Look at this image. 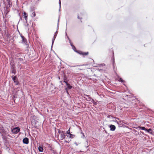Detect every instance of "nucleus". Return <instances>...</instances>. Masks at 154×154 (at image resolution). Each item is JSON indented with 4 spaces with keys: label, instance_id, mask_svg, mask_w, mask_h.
Here are the masks:
<instances>
[{
    "label": "nucleus",
    "instance_id": "ddd939ff",
    "mask_svg": "<svg viewBox=\"0 0 154 154\" xmlns=\"http://www.w3.org/2000/svg\"><path fill=\"white\" fill-rule=\"evenodd\" d=\"M38 149L39 151L40 152H42L43 151V149L42 146H39Z\"/></svg>",
    "mask_w": 154,
    "mask_h": 154
},
{
    "label": "nucleus",
    "instance_id": "393cba45",
    "mask_svg": "<svg viewBox=\"0 0 154 154\" xmlns=\"http://www.w3.org/2000/svg\"><path fill=\"white\" fill-rule=\"evenodd\" d=\"M70 128L67 131L66 133L67 134H70Z\"/></svg>",
    "mask_w": 154,
    "mask_h": 154
},
{
    "label": "nucleus",
    "instance_id": "bb28decb",
    "mask_svg": "<svg viewBox=\"0 0 154 154\" xmlns=\"http://www.w3.org/2000/svg\"><path fill=\"white\" fill-rule=\"evenodd\" d=\"M107 117L108 118H112V116H111V115H108L107 116Z\"/></svg>",
    "mask_w": 154,
    "mask_h": 154
},
{
    "label": "nucleus",
    "instance_id": "c9c22d12",
    "mask_svg": "<svg viewBox=\"0 0 154 154\" xmlns=\"http://www.w3.org/2000/svg\"><path fill=\"white\" fill-rule=\"evenodd\" d=\"M85 69H85H84V68H82V69H80V70H83V69Z\"/></svg>",
    "mask_w": 154,
    "mask_h": 154
},
{
    "label": "nucleus",
    "instance_id": "20e7f679",
    "mask_svg": "<svg viewBox=\"0 0 154 154\" xmlns=\"http://www.w3.org/2000/svg\"><path fill=\"white\" fill-rule=\"evenodd\" d=\"M0 132L2 134V136L4 135H7L8 134L6 131L3 129H1Z\"/></svg>",
    "mask_w": 154,
    "mask_h": 154
},
{
    "label": "nucleus",
    "instance_id": "dca6fc26",
    "mask_svg": "<svg viewBox=\"0 0 154 154\" xmlns=\"http://www.w3.org/2000/svg\"><path fill=\"white\" fill-rule=\"evenodd\" d=\"M11 72L12 73H14V74H15L16 73V71L15 69L13 67L12 70Z\"/></svg>",
    "mask_w": 154,
    "mask_h": 154
},
{
    "label": "nucleus",
    "instance_id": "37998d69",
    "mask_svg": "<svg viewBox=\"0 0 154 154\" xmlns=\"http://www.w3.org/2000/svg\"><path fill=\"white\" fill-rule=\"evenodd\" d=\"M88 147V146H87L86 147H87V148Z\"/></svg>",
    "mask_w": 154,
    "mask_h": 154
},
{
    "label": "nucleus",
    "instance_id": "4c0bfd02",
    "mask_svg": "<svg viewBox=\"0 0 154 154\" xmlns=\"http://www.w3.org/2000/svg\"><path fill=\"white\" fill-rule=\"evenodd\" d=\"M138 134H139V132H138Z\"/></svg>",
    "mask_w": 154,
    "mask_h": 154
},
{
    "label": "nucleus",
    "instance_id": "6e6552de",
    "mask_svg": "<svg viewBox=\"0 0 154 154\" xmlns=\"http://www.w3.org/2000/svg\"><path fill=\"white\" fill-rule=\"evenodd\" d=\"M110 130L112 131H114L115 130L116 127L114 125H111L109 126Z\"/></svg>",
    "mask_w": 154,
    "mask_h": 154
},
{
    "label": "nucleus",
    "instance_id": "4be33fe9",
    "mask_svg": "<svg viewBox=\"0 0 154 154\" xmlns=\"http://www.w3.org/2000/svg\"><path fill=\"white\" fill-rule=\"evenodd\" d=\"M84 97H86L87 98V99L88 100H89V97H91L89 95H86V94H84Z\"/></svg>",
    "mask_w": 154,
    "mask_h": 154
},
{
    "label": "nucleus",
    "instance_id": "423d86ee",
    "mask_svg": "<svg viewBox=\"0 0 154 154\" xmlns=\"http://www.w3.org/2000/svg\"><path fill=\"white\" fill-rule=\"evenodd\" d=\"M23 142L24 143L28 144L29 143V139L27 137H25L23 139Z\"/></svg>",
    "mask_w": 154,
    "mask_h": 154
},
{
    "label": "nucleus",
    "instance_id": "b1692460",
    "mask_svg": "<svg viewBox=\"0 0 154 154\" xmlns=\"http://www.w3.org/2000/svg\"><path fill=\"white\" fill-rule=\"evenodd\" d=\"M35 15H36V14H35V13L34 12H33L32 13V15H31V16L32 17L33 16L34 17L35 16Z\"/></svg>",
    "mask_w": 154,
    "mask_h": 154
},
{
    "label": "nucleus",
    "instance_id": "4468645a",
    "mask_svg": "<svg viewBox=\"0 0 154 154\" xmlns=\"http://www.w3.org/2000/svg\"><path fill=\"white\" fill-rule=\"evenodd\" d=\"M57 36V35L55 34L53 38L52 39V45L53 44V43L54 42L55 39Z\"/></svg>",
    "mask_w": 154,
    "mask_h": 154
},
{
    "label": "nucleus",
    "instance_id": "c756f323",
    "mask_svg": "<svg viewBox=\"0 0 154 154\" xmlns=\"http://www.w3.org/2000/svg\"><path fill=\"white\" fill-rule=\"evenodd\" d=\"M63 82L66 84V85H67V84L68 83L66 81H65V79H64V80Z\"/></svg>",
    "mask_w": 154,
    "mask_h": 154
},
{
    "label": "nucleus",
    "instance_id": "aec40b11",
    "mask_svg": "<svg viewBox=\"0 0 154 154\" xmlns=\"http://www.w3.org/2000/svg\"><path fill=\"white\" fill-rule=\"evenodd\" d=\"M88 53H89L88 52H82V55H87L88 54Z\"/></svg>",
    "mask_w": 154,
    "mask_h": 154
},
{
    "label": "nucleus",
    "instance_id": "a878e982",
    "mask_svg": "<svg viewBox=\"0 0 154 154\" xmlns=\"http://www.w3.org/2000/svg\"><path fill=\"white\" fill-rule=\"evenodd\" d=\"M119 81H120V82H124V81L122 80V78H120L119 79Z\"/></svg>",
    "mask_w": 154,
    "mask_h": 154
},
{
    "label": "nucleus",
    "instance_id": "ea45409f",
    "mask_svg": "<svg viewBox=\"0 0 154 154\" xmlns=\"http://www.w3.org/2000/svg\"><path fill=\"white\" fill-rule=\"evenodd\" d=\"M80 152H82V151H80Z\"/></svg>",
    "mask_w": 154,
    "mask_h": 154
},
{
    "label": "nucleus",
    "instance_id": "a211bd4d",
    "mask_svg": "<svg viewBox=\"0 0 154 154\" xmlns=\"http://www.w3.org/2000/svg\"><path fill=\"white\" fill-rule=\"evenodd\" d=\"M88 65V64H83V65H77L72 66V67H77V66H87Z\"/></svg>",
    "mask_w": 154,
    "mask_h": 154
},
{
    "label": "nucleus",
    "instance_id": "a19ab883",
    "mask_svg": "<svg viewBox=\"0 0 154 154\" xmlns=\"http://www.w3.org/2000/svg\"><path fill=\"white\" fill-rule=\"evenodd\" d=\"M19 59L21 60V58H20Z\"/></svg>",
    "mask_w": 154,
    "mask_h": 154
},
{
    "label": "nucleus",
    "instance_id": "0eeeda50",
    "mask_svg": "<svg viewBox=\"0 0 154 154\" xmlns=\"http://www.w3.org/2000/svg\"><path fill=\"white\" fill-rule=\"evenodd\" d=\"M19 34L20 35V36L22 38V42L25 43L26 41V39L20 33V32H19Z\"/></svg>",
    "mask_w": 154,
    "mask_h": 154
},
{
    "label": "nucleus",
    "instance_id": "58836bf2",
    "mask_svg": "<svg viewBox=\"0 0 154 154\" xmlns=\"http://www.w3.org/2000/svg\"><path fill=\"white\" fill-rule=\"evenodd\" d=\"M113 66H114V63H113Z\"/></svg>",
    "mask_w": 154,
    "mask_h": 154
},
{
    "label": "nucleus",
    "instance_id": "c85d7f7f",
    "mask_svg": "<svg viewBox=\"0 0 154 154\" xmlns=\"http://www.w3.org/2000/svg\"><path fill=\"white\" fill-rule=\"evenodd\" d=\"M59 6L60 8H61V2L60 0H59Z\"/></svg>",
    "mask_w": 154,
    "mask_h": 154
},
{
    "label": "nucleus",
    "instance_id": "f03ea898",
    "mask_svg": "<svg viewBox=\"0 0 154 154\" xmlns=\"http://www.w3.org/2000/svg\"><path fill=\"white\" fill-rule=\"evenodd\" d=\"M84 98L87 101H91L93 103V104L94 105H97V103L96 102H95L94 101V100L91 97H89V100H88L87 99V98L86 97H84Z\"/></svg>",
    "mask_w": 154,
    "mask_h": 154
},
{
    "label": "nucleus",
    "instance_id": "f257e3e1",
    "mask_svg": "<svg viewBox=\"0 0 154 154\" xmlns=\"http://www.w3.org/2000/svg\"><path fill=\"white\" fill-rule=\"evenodd\" d=\"M11 78L14 81V82L15 83V85H19L20 84L17 79V77L16 76H11Z\"/></svg>",
    "mask_w": 154,
    "mask_h": 154
},
{
    "label": "nucleus",
    "instance_id": "c03bdc74",
    "mask_svg": "<svg viewBox=\"0 0 154 154\" xmlns=\"http://www.w3.org/2000/svg\"><path fill=\"white\" fill-rule=\"evenodd\" d=\"M7 148H8L9 147L8 146Z\"/></svg>",
    "mask_w": 154,
    "mask_h": 154
},
{
    "label": "nucleus",
    "instance_id": "5701e85b",
    "mask_svg": "<svg viewBox=\"0 0 154 154\" xmlns=\"http://www.w3.org/2000/svg\"><path fill=\"white\" fill-rule=\"evenodd\" d=\"M71 46L72 47V49L74 50V51H76V48L73 45H71Z\"/></svg>",
    "mask_w": 154,
    "mask_h": 154
},
{
    "label": "nucleus",
    "instance_id": "f3484780",
    "mask_svg": "<svg viewBox=\"0 0 154 154\" xmlns=\"http://www.w3.org/2000/svg\"><path fill=\"white\" fill-rule=\"evenodd\" d=\"M46 145L49 148H51V149H51V145L50 144H49V143H46Z\"/></svg>",
    "mask_w": 154,
    "mask_h": 154
},
{
    "label": "nucleus",
    "instance_id": "2eb2a0df",
    "mask_svg": "<svg viewBox=\"0 0 154 154\" xmlns=\"http://www.w3.org/2000/svg\"><path fill=\"white\" fill-rule=\"evenodd\" d=\"M67 88L69 89H70L72 88V87L69 83L67 84Z\"/></svg>",
    "mask_w": 154,
    "mask_h": 154
},
{
    "label": "nucleus",
    "instance_id": "cd10ccee",
    "mask_svg": "<svg viewBox=\"0 0 154 154\" xmlns=\"http://www.w3.org/2000/svg\"><path fill=\"white\" fill-rule=\"evenodd\" d=\"M81 137L83 139H84L85 138V136L84 134L82 135L81 136Z\"/></svg>",
    "mask_w": 154,
    "mask_h": 154
},
{
    "label": "nucleus",
    "instance_id": "7c9ffc66",
    "mask_svg": "<svg viewBox=\"0 0 154 154\" xmlns=\"http://www.w3.org/2000/svg\"><path fill=\"white\" fill-rule=\"evenodd\" d=\"M74 143L75 144V145L76 146H77L78 145V144H79V143H77L76 142H75Z\"/></svg>",
    "mask_w": 154,
    "mask_h": 154
},
{
    "label": "nucleus",
    "instance_id": "72a5a7b5",
    "mask_svg": "<svg viewBox=\"0 0 154 154\" xmlns=\"http://www.w3.org/2000/svg\"><path fill=\"white\" fill-rule=\"evenodd\" d=\"M81 133V134H82V135H83V134H84L83 133V132H82V131H81V133Z\"/></svg>",
    "mask_w": 154,
    "mask_h": 154
},
{
    "label": "nucleus",
    "instance_id": "f704fd0d",
    "mask_svg": "<svg viewBox=\"0 0 154 154\" xmlns=\"http://www.w3.org/2000/svg\"><path fill=\"white\" fill-rule=\"evenodd\" d=\"M58 33V32L57 31H56V32H55V34H56V35H57V34Z\"/></svg>",
    "mask_w": 154,
    "mask_h": 154
},
{
    "label": "nucleus",
    "instance_id": "412c9836",
    "mask_svg": "<svg viewBox=\"0 0 154 154\" xmlns=\"http://www.w3.org/2000/svg\"><path fill=\"white\" fill-rule=\"evenodd\" d=\"M75 51L78 53V54H82V52L80 51Z\"/></svg>",
    "mask_w": 154,
    "mask_h": 154
},
{
    "label": "nucleus",
    "instance_id": "473e14b6",
    "mask_svg": "<svg viewBox=\"0 0 154 154\" xmlns=\"http://www.w3.org/2000/svg\"><path fill=\"white\" fill-rule=\"evenodd\" d=\"M69 43L70 44V45H72V42H71V41L70 40H69Z\"/></svg>",
    "mask_w": 154,
    "mask_h": 154
},
{
    "label": "nucleus",
    "instance_id": "9d476101",
    "mask_svg": "<svg viewBox=\"0 0 154 154\" xmlns=\"http://www.w3.org/2000/svg\"><path fill=\"white\" fill-rule=\"evenodd\" d=\"M146 131L147 132L151 134H153V132L152 129L151 128H149L148 129H146Z\"/></svg>",
    "mask_w": 154,
    "mask_h": 154
},
{
    "label": "nucleus",
    "instance_id": "9b49d317",
    "mask_svg": "<svg viewBox=\"0 0 154 154\" xmlns=\"http://www.w3.org/2000/svg\"><path fill=\"white\" fill-rule=\"evenodd\" d=\"M136 128L138 129H140L141 130H145V131H146V129L143 127L138 126Z\"/></svg>",
    "mask_w": 154,
    "mask_h": 154
},
{
    "label": "nucleus",
    "instance_id": "6ab92c4d",
    "mask_svg": "<svg viewBox=\"0 0 154 154\" xmlns=\"http://www.w3.org/2000/svg\"><path fill=\"white\" fill-rule=\"evenodd\" d=\"M75 135L72 134H69V137L72 138H73L74 137H75Z\"/></svg>",
    "mask_w": 154,
    "mask_h": 154
},
{
    "label": "nucleus",
    "instance_id": "f8f14e48",
    "mask_svg": "<svg viewBox=\"0 0 154 154\" xmlns=\"http://www.w3.org/2000/svg\"><path fill=\"white\" fill-rule=\"evenodd\" d=\"M27 14H26V13L25 12H24L23 13V16L25 18V20L27 21Z\"/></svg>",
    "mask_w": 154,
    "mask_h": 154
},
{
    "label": "nucleus",
    "instance_id": "79ce46f5",
    "mask_svg": "<svg viewBox=\"0 0 154 154\" xmlns=\"http://www.w3.org/2000/svg\"><path fill=\"white\" fill-rule=\"evenodd\" d=\"M81 22H82V20H81Z\"/></svg>",
    "mask_w": 154,
    "mask_h": 154
},
{
    "label": "nucleus",
    "instance_id": "2f4dec72",
    "mask_svg": "<svg viewBox=\"0 0 154 154\" xmlns=\"http://www.w3.org/2000/svg\"><path fill=\"white\" fill-rule=\"evenodd\" d=\"M77 18L78 19H82V18H80L79 15H78Z\"/></svg>",
    "mask_w": 154,
    "mask_h": 154
},
{
    "label": "nucleus",
    "instance_id": "1a4fd4ad",
    "mask_svg": "<svg viewBox=\"0 0 154 154\" xmlns=\"http://www.w3.org/2000/svg\"><path fill=\"white\" fill-rule=\"evenodd\" d=\"M60 137L61 140H63L66 137V135L63 133V131L62 132H61L60 134Z\"/></svg>",
    "mask_w": 154,
    "mask_h": 154
},
{
    "label": "nucleus",
    "instance_id": "e433bc0d",
    "mask_svg": "<svg viewBox=\"0 0 154 154\" xmlns=\"http://www.w3.org/2000/svg\"><path fill=\"white\" fill-rule=\"evenodd\" d=\"M65 142H66V143H68L69 142H68V141H67L66 140L65 141Z\"/></svg>",
    "mask_w": 154,
    "mask_h": 154
},
{
    "label": "nucleus",
    "instance_id": "39448f33",
    "mask_svg": "<svg viewBox=\"0 0 154 154\" xmlns=\"http://www.w3.org/2000/svg\"><path fill=\"white\" fill-rule=\"evenodd\" d=\"M7 135H8L2 136V138L3 140L4 141L5 145L6 144V143L7 141V137H6V136Z\"/></svg>",
    "mask_w": 154,
    "mask_h": 154
},
{
    "label": "nucleus",
    "instance_id": "7ed1b4c3",
    "mask_svg": "<svg viewBox=\"0 0 154 154\" xmlns=\"http://www.w3.org/2000/svg\"><path fill=\"white\" fill-rule=\"evenodd\" d=\"M20 131V129L19 128H15L12 129H11L12 132L15 134L17 133Z\"/></svg>",
    "mask_w": 154,
    "mask_h": 154
}]
</instances>
